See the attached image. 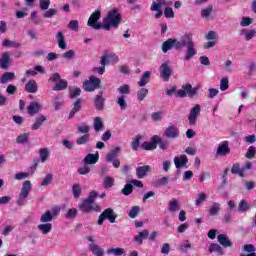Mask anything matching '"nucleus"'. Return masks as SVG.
<instances>
[{"mask_svg": "<svg viewBox=\"0 0 256 256\" xmlns=\"http://www.w3.org/2000/svg\"><path fill=\"white\" fill-rule=\"evenodd\" d=\"M99 19H101V11L96 10L91 14L90 18L88 19V27H91L96 31H99V29L111 31L112 27H118L121 23V14H119V10L112 9L109 11L107 17L103 19L102 23L99 22Z\"/></svg>", "mask_w": 256, "mask_h": 256, "instance_id": "obj_1", "label": "nucleus"}, {"mask_svg": "<svg viewBox=\"0 0 256 256\" xmlns=\"http://www.w3.org/2000/svg\"><path fill=\"white\" fill-rule=\"evenodd\" d=\"M172 44L176 51H181V49L186 47L184 61H191V59L197 55V46L195 45V42H193V34L191 33L184 34L181 41L172 39Z\"/></svg>", "mask_w": 256, "mask_h": 256, "instance_id": "obj_2", "label": "nucleus"}, {"mask_svg": "<svg viewBox=\"0 0 256 256\" xmlns=\"http://www.w3.org/2000/svg\"><path fill=\"white\" fill-rule=\"evenodd\" d=\"M33 190V185L29 180H25L22 184L19 197L17 200V205L23 206L27 203V197H29V193Z\"/></svg>", "mask_w": 256, "mask_h": 256, "instance_id": "obj_3", "label": "nucleus"}, {"mask_svg": "<svg viewBox=\"0 0 256 256\" xmlns=\"http://www.w3.org/2000/svg\"><path fill=\"white\" fill-rule=\"evenodd\" d=\"M173 5V2L166 1V0H156L152 3L150 7V11H156L155 19H161L163 17V10H161L162 7H169Z\"/></svg>", "mask_w": 256, "mask_h": 256, "instance_id": "obj_4", "label": "nucleus"}, {"mask_svg": "<svg viewBox=\"0 0 256 256\" xmlns=\"http://www.w3.org/2000/svg\"><path fill=\"white\" fill-rule=\"evenodd\" d=\"M100 85H101V79L95 76H91L88 80L84 82L83 87H84V91L91 93L95 91V89H99Z\"/></svg>", "mask_w": 256, "mask_h": 256, "instance_id": "obj_5", "label": "nucleus"}, {"mask_svg": "<svg viewBox=\"0 0 256 256\" xmlns=\"http://www.w3.org/2000/svg\"><path fill=\"white\" fill-rule=\"evenodd\" d=\"M105 219H108L110 223H115V219H117V214H115V211L111 208L104 210L98 218V225H103Z\"/></svg>", "mask_w": 256, "mask_h": 256, "instance_id": "obj_6", "label": "nucleus"}, {"mask_svg": "<svg viewBox=\"0 0 256 256\" xmlns=\"http://www.w3.org/2000/svg\"><path fill=\"white\" fill-rule=\"evenodd\" d=\"M231 153V148H229V141L225 140L219 143L216 150V157H227Z\"/></svg>", "mask_w": 256, "mask_h": 256, "instance_id": "obj_7", "label": "nucleus"}, {"mask_svg": "<svg viewBox=\"0 0 256 256\" xmlns=\"http://www.w3.org/2000/svg\"><path fill=\"white\" fill-rule=\"evenodd\" d=\"M201 115V105L196 104L190 109L188 115V121L190 125H195L197 123V118Z\"/></svg>", "mask_w": 256, "mask_h": 256, "instance_id": "obj_8", "label": "nucleus"}, {"mask_svg": "<svg viewBox=\"0 0 256 256\" xmlns=\"http://www.w3.org/2000/svg\"><path fill=\"white\" fill-rule=\"evenodd\" d=\"M80 211H83V213H91V211H100L99 206L93 205V202H91L88 199L83 200L81 205L79 206Z\"/></svg>", "mask_w": 256, "mask_h": 256, "instance_id": "obj_9", "label": "nucleus"}, {"mask_svg": "<svg viewBox=\"0 0 256 256\" xmlns=\"http://www.w3.org/2000/svg\"><path fill=\"white\" fill-rule=\"evenodd\" d=\"M163 136L166 137V139H177L179 137V128L176 126H168L164 133Z\"/></svg>", "mask_w": 256, "mask_h": 256, "instance_id": "obj_10", "label": "nucleus"}, {"mask_svg": "<svg viewBox=\"0 0 256 256\" xmlns=\"http://www.w3.org/2000/svg\"><path fill=\"white\" fill-rule=\"evenodd\" d=\"M11 67V53L3 52L0 57V69H9Z\"/></svg>", "mask_w": 256, "mask_h": 256, "instance_id": "obj_11", "label": "nucleus"}, {"mask_svg": "<svg viewBox=\"0 0 256 256\" xmlns=\"http://www.w3.org/2000/svg\"><path fill=\"white\" fill-rule=\"evenodd\" d=\"M159 71H160V77L164 81H169V78L171 77V66H169L167 62L163 63L160 66Z\"/></svg>", "mask_w": 256, "mask_h": 256, "instance_id": "obj_12", "label": "nucleus"}, {"mask_svg": "<svg viewBox=\"0 0 256 256\" xmlns=\"http://www.w3.org/2000/svg\"><path fill=\"white\" fill-rule=\"evenodd\" d=\"M187 163H189V158H187V155L185 154L174 157V165L176 169H183V167H187Z\"/></svg>", "mask_w": 256, "mask_h": 256, "instance_id": "obj_13", "label": "nucleus"}, {"mask_svg": "<svg viewBox=\"0 0 256 256\" xmlns=\"http://www.w3.org/2000/svg\"><path fill=\"white\" fill-rule=\"evenodd\" d=\"M95 109L97 111H103L105 108V98H103V91H100L94 99Z\"/></svg>", "mask_w": 256, "mask_h": 256, "instance_id": "obj_14", "label": "nucleus"}, {"mask_svg": "<svg viewBox=\"0 0 256 256\" xmlns=\"http://www.w3.org/2000/svg\"><path fill=\"white\" fill-rule=\"evenodd\" d=\"M42 109L43 104L35 101L30 102L29 106L27 107V111L31 116L37 115V113H39V111H41Z\"/></svg>", "mask_w": 256, "mask_h": 256, "instance_id": "obj_15", "label": "nucleus"}, {"mask_svg": "<svg viewBox=\"0 0 256 256\" xmlns=\"http://www.w3.org/2000/svg\"><path fill=\"white\" fill-rule=\"evenodd\" d=\"M240 35L243 37L244 40L251 41V39H254V37L256 36V30L243 28L242 30H240Z\"/></svg>", "mask_w": 256, "mask_h": 256, "instance_id": "obj_16", "label": "nucleus"}, {"mask_svg": "<svg viewBox=\"0 0 256 256\" xmlns=\"http://www.w3.org/2000/svg\"><path fill=\"white\" fill-rule=\"evenodd\" d=\"M88 249L95 256H105V250L95 243H90Z\"/></svg>", "mask_w": 256, "mask_h": 256, "instance_id": "obj_17", "label": "nucleus"}, {"mask_svg": "<svg viewBox=\"0 0 256 256\" xmlns=\"http://www.w3.org/2000/svg\"><path fill=\"white\" fill-rule=\"evenodd\" d=\"M217 239H218V243L222 245V247H233V242L229 240V237L227 236V234H220L218 235Z\"/></svg>", "mask_w": 256, "mask_h": 256, "instance_id": "obj_18", "label": "nucleus"}, {"mask_svg": "<svg viewBox=\"0 0 256 256\" xmlns=\"http://www.w3.org/2000/svg\"><path fill=\"white\" fill-rule=\"evenodd\" d=\"M56 41L58 44L59 49H67V42H65V35H63V32L58 31L56 33Z\"/></svg>", "mask_w": 256, "mask_h": 256, "instance_id": "obj_19", "label": "nucleus"}, {"mask_svg": "<svg viewBox=\"0 0 256 256\" xmlns=\"http://www.w3.org/2000/svg\"><path fill=\"white\" fill-rule=\"evenodd\" d=\"M149 171H151V166H149V165L140 166V167L136 168V175H137L138 179H143V177H145L147 175V173H149Z\"/></svg>", "mask_w": 256, "mask_h": 256, "instance_id": "obj_20", "label": "nucleus"}, {"mask_svg": "<svg viewBox=\"0 0 256 256\" xmlns=\"http://www.w3.org/2000/svg\"><path fill=\"white\" fill-rule=\"evenodd\" d=\"M83 161L85 165H95L99 161V153L88 154Z\"/></svg>", "mask_w": 256, "mask_h": 256, "instance_id": "obj_21", "label": "nucleus"}, {"mask_svg": "<svg viewBox=\"0 0 256 256\" xmlns=\"http://www.w3.org/2000/svg\"><path fill=\"white\" fill-rule=\"evenodd\" d=\"M121 153V148L116 147L110 151V153L107 154L106 156V161L108 163H111V161L117 159L118 155Z\"/></svg>", "mask_w": 256, "mask_h": 256, "instance_id": "obj_22", "label": "nucleus"}, {"mask_svg": "<svg viewBox=\"0 0 256 256\" xmlns=\"http://www.w3.org/2000/svg\"><path fill=\"white\" fill-rule=\"evenodd\" d=\"M25 91H27V93H37V82L35 80L28 81L25 85Z\"/></svg>", "mask_w": 256, "mask_h": 256, "instance_id": "obj_23", "label": "nucleus"}, {"mask_svg": "<svg viewBox=\"0 0 256 256\" xmlns=\"http://www.w3.org/2000/svg\"><path fill=\"white\" fill-rule=\"evenodd\" d=\"M242 251L244 253H248L247 255L245 254H240V256H256L255 254V245L253 244H246L242 247Z\"/></svg>", "mask_w": 256, "mask_h": 256, "instance_id": "obj_24", "label": "nucleus"}, {"mask_svg": "<svg viewBox=\"0 0 256 256\" xmlns=\"http://www.w3.org/2000/svg\"><path fill=\"white\" fill-rule=\"evenodd\" d=\"M51 229H53L52 223H42L38 225V230L41 231L43 235H48V233H51Z\"/></svg>", "mask_w": 256, "mask_h": 256, "instance_id": "obj_25", "label": "nucleus"}, {"mask_svg": "<svg viewBox=\"0 0 256 256\" xmlns=\"http://www.w3.org/2000/svg\"><path fill=\"white\" fill-rule=\"evenodd\" d=\"M148 237H149V231L143 230L134 237V241H136L138 245H143V239H147Z\"/></svg>", "mask_w": 256, "mask_h": 256, "instance_id": "obj_26", "label": "nucleus"}, {"mask_svg": "<svg viewBox=\"0 0 256 256\" xmlns=\"http://www.w3.org/2000/svg\"><path fill=\"white\" fill-rule=\"evenodd\" d=\"M168 211L170 213H176L179 211V201L176 198H172L168 203Z\"/></svg>", "mask_w": 256, "mask_h": 256, "instance_id": "obj_27", "label": "nucleus"}, {"mask_svg": "<svg viewBox=\"0 0 256 256\" xmlns=\"http://www.w3.org/2000/svg\"><path fill=\"white\" fill-rule=\"evenodd\" d=\"M209 253H217V255H223V248L217 243L210 244L208 248Z\"/></svg>", "mask_w": 256, "mask_h": 256, "instance_id": "obj_28", "label": "nucleus"}, {"mask_svg": "<svg viewBox=\"0 0 256 256\" xmlns=\"http://www.w3.org/2000/svg\"><path fill=\"white\" fill-rule=\"evenodd\" d=\"M107 255L123 256L125 255V249L123 248H108L106 250Z\"/></svg>", "mask_w": 256, "mask_h": 256, "instance_id": "obj_29", "label": "nucleus"}, {"mask_svg": "<svg viewBox=\"0 0 256 256\" xmlns=\"http://www.w3.org/2000/svg\"><path fill=\"white\" fill-rule=\"evenodd\" d=\"M150 78H151V72L145 71L142 77L140 78V81L138 82L139 87H145V85L149 83Z\"/></svg>", "mask_w": 256, "mask_h": 256, "instance_id": "obj_30", "label": "nucleus"}, {"mask_svg": "<svg viewBox=\"0 0 256 256\" xmlns=\"http://www.w3.org/2000/svg\"><path fill=\"white\" fill-rule=\"evenodd\" d=\"M93 127L96 133H99V131H101L104 127L103 125V118L101 117H95L94 118V123H93Z\"/></svg>", "mask_w": 256, "mask_h": 256, "instance_id": "obj_31", "label": "nucleus"}, {"mask_svg": "<svg viewBox=\"0 0 256 256\" xmlns=\"http://www.w3.org/2000/svg\"><path fill=\"white\" fill-rule=\"evenodd\" d=\"M47 121V118L43 115H40L36 118L35 123L32 125V130L33 131H37V129H39L41 127V125H43V122Z\"/></svg>", "mask_w": 256, "mask_h": 256, "instance_id": "obj_32", "label": "nucleus"}, {"mask_svg": "<svg viewBox=\"0 0 256 256\" xmlns=\"http://www.w3.org/2000/svg\"><path fill=\"white\" fill-rule=\"evenodd\" d=\"M11 79H15V73L13 72H5L2 77L0 78V83L2 85H5L8 81H11Z\"/></svg>", "mask_w": 256, "mask_h": 256, "instance_id": "obj_33", "label": "nucleus"}, {"mask_svg": "<svg viewBox=\"0 0 256 256\" xmlns=\"http://www.w3.org/2000/svg\"><path fill=\"white\" fill-rule=\"evenodd\" d=\"M231 173H233V175H239V177H245L243 168L237 163L232 166Z\"/></svg>", "mask_w": 256, "mask_h": 256, "instance_id": "obj_34", "label": "nucleus"}, {"mask_svg": "<svg viewBox=\"0 0 256 256\" xmlns=\"http://www.w3.org/2000/svg\"><path fill=\"white\" fill-rule=\"evenodd\" d=\"M64 89H67V82L63 79L59 80L53 87V91H63Z\"/></svg>", "mask_w": 256, "mask_h": 256, "instance_id": "obj_35", "label": "nucleus"}, {"mask_svg": "<svg viewBox=\"0 0 256 256\" xmlns=\"http://www.w3.org/2000/svg\"><path fill=\"white\" fill-rule=\"evenodd\" d=\"M51 221H53V215H51L50 211H46L40 217L41 223H51Z\"/></svg>", "mask_w": 256, "mask_h": 256, "instance_id": "obj_36", "label": "nucleus"}, {"mask_svg": "<svg viewBox=\"0 0 256 256\" xmlns=\"http://www.w3.org/2000/svg\"><path fill=\"white\" fill-rule=\"evenodd\" d=\"M219 211H221V204H219L218 202H214L212 204V207H210L209 209V214L215 216L219 214Z\"/></svg>", "mask_w": 256, "mask_h": 256, "instance_id": "obj_37", "label": "nucleus"}, {"mask_svg": "<svg viewBox=\"0 0 256 256\" xmlns=\"http://www.w3.org/2000/svg\"><path fill=\"white\" fill-rule=\"evenodd\" d=\"M115 183V178L107 176L104 178L103 187L104 189H111Z\"/></svg>", "mask_w": 256, "mask_h": 256, "instance_id": "obj_38", "label": "nucleus"}, {"mask_svg": "<svg viewBox=\"0 0 256 256\" xmlns=\"http://www.w3.org/2000/svg\"><path fill=\"white\" fill-rule=\"evenodd\" d=\"M117 105H119L121 111H125L127 109V100H125V96L121 95L116 99Z\"/></svg>", "mask_w": 256, "mask_h": 256, "instance_id": "obj_39", "label": "nucleus"}, {"mask_svg": "<svg viewBox=\"0 0 256 256\" xmlns=\"http://www.w3.org/2000/svg\"><path fill=\"white\" fill-rule=\"evenodd\" d=\"M39 154H40V159L42 163H45V161H47V159H49V149L47 148H42L39 150Z\"/></svg>", "mask_w": 256, "mask_h": 256, "instance_id": "obj_40", "label": "nucleus"}, {"mask_svg": "<svg viewBox=\"0 0 256 256\" xmlns=\"http://www.w3.org/2000/svg\"><path fill=\"white\" fill-rule=\"evenodd\" d=\"M117 92L123 96L129 95V93H131V87H129V85H127V84H124L117 88Z\"/></svg>", "mask_w": 256, "mask_h": 256, "instance_id": "obj_41", "label": "nucleus"}, {"mask_svg": "<svg viewBox=\"0 0 256 256\" xmlns=\"http://www.w3.org/2000/svg\"><path fill=\"white\" fill-rule=\"evenodd\" d=\"M141 147L144 151H153L154 149H157V144L152 142H143Z\"/></svg>", "mask_w": 256, "mask_h": 256, "instance_id": "obj_42", "label": "nucleus"}, {"mask_svg": "<svg viewBox=\"0 0 256 256\" xmlns=\"http://www.w3.org/2000/svg\"><path fill=\"white\" fill-rule=\"evenodd\" d=\"M170 49H173V39H168L162 44L163 53H167Z\"/></svg>", "mask_w": 256, "mask_h": 256, "instance_id": "obj_43", "label": "nucleus"}, {"mask_svg": "<svg viewBox=\"0 0 256 256\" xmlns=\"http://www.w3.org/2000/svg\"><path fill=\"white\" fill-rule=\"evenodd\" d=\"M148 94H149V90L147 88H141L140 90H138L137 92L138 101H143V99H145V97H147Z\"/></svg>", "mask_w": 256, "mask_h": 256, "instance_id": "obj_44", "label": "nucleus"}, {"mask_svg": "<svg viewBox=\"0 0 256 256\" xmlns=\"http://www.w3.org/2000/svg\"><path fill=\"white\" fill-rule=\"evenodd\" d=\"M205 201H207V194L205 193L198 194L195 200L196 207H199V205H201L202 203H205Z\"/></svg>", "mask_w": 256, "mask_h": 256, "instance_id": "obj_45", "label": "nucleus"}, {"mask_svg": "<svg viewBox=\"0 0 256 256\" xmlns=\"http://www.w3.org/2000/svg\"><path fill=\"white\" fill-rule=\"evenodd\" d=\"M213 13V6H207L206 8L202 9L201 11V17L203 19H208V17Z\"/></svg>", "mask_w": 256, "mask_h": 256, "instance_id": "obj_46", "label": "nucleus"}, {"mask_svg": "<svg viewBox=\"0 0 256 256\" xmlns=\"http://www.w3.org/2000/svg\"><path fill=\"white\" fill-rule=\"evenodd\" d=\"M90 137L91 136L89 134H84L83 136L77 138L76 139L77 145H85V143H89Z\"/></svg>", "mask_w": 256, "mask_h": 256, "instance_id": "obj_47", "label": "nucleus"}, {"mask_svg": "<svg viewBox=\"0 0 256 256\" xmlns=\"http://www.w3.org/2000/svg\"><path fill=\"white\" fill-rule=\"evenodd\" d=\"M2 45L3 47H15V48L21 47V44L19 42H13L9 39L3 40Z\"/></svg>", "mask_w": 256, "mask_h": 256, "instance_id": "obj_48", "label": "nucleus"}, {"mask_svg": "<svg viewBox=\"0 0 256 256\" xmlns=\"http://www.w3.org/2000/svg\"><path fill=\"white\" fill-rule=\"evenodd\" d=\"M57 15V9L50 8L46 12H44L43 17L44 19H51L52 17H55Z\"/></svg>", "mask_w": 256, "mask_h": 256, "instance_id": "obj_49", "label": "nucleus"}, {"mask_svg": "<svg viewBox=\"0 0 256 256\" xmlns=\"http://www.w3.org/2000/svg\"><path fill=\"white\" fill-rule=\"evenodd\" d=\"M72 193L75 199H79L81 197V186L79 184H74L72 187Z\"/></svg>", "mask_w": 256, "mask_h": 256, "instance_id": "obj_50", "label": "nucleus"}, {"mask_svg": "<svg viewBox=\"0 0 256 256\" xmlns=\"http://www.w3.org/2000/svg\"><path fill=\"white\" fill-rule=\"evenodd\" d=\"M229 89V78L224 77L220 80V91H227Z\"/></svg>", "mask_w": 256, "mask_h": 256, "instance_id": "obj_51", "label": "nucleus"}, {"mask_svg": "<svg viewBox=\"0 0 256 256\" xmlns=\"http://www.w3.org/2000/svg\"><path fill=\"white\" fill-rule=\"evenodd\" d=\"M51 5V0H39V7L41 11H47Z\"/></svg>", "mask_w": 256, "mask_h": 256, "instance_id": "obj_52", "label": "nucleus"}, {"mask_svg": "<svg viewBox=\"0 0 256 256\" xmlns=\"http://www.w3.org/2000/svg\"><path fill=\"white\" fill-rule=\"evenodd\" d=\"M68 29H70V31H79V21L78 20H71L68 23Z\"/></svg>", "mask_w": 256, "mask_h": 256, "instance_id": "obj_53", "label": "nucleus"}, {"mask_svg": "<svg viewBox=\"0 0 256 256\" xmlns=\"http://www.w3.org/2000/svg\"><path fill=\"white\" fill-rule=\"evenodd\" d=\"M77 209L76 208H71L68 210V212L65 215L66 219H75V217H77Z\"/></svg>", "mask_w": 256, "mask_h": 256, "instance_id": "obj_54", "label": "nucleus"}, {"mask_svg": "<svg viewBox=\"0 0 256 256\" xmlns=\"http://www.w3.org/2000/svg\"><path fill=\"white\" fill-rule=\"evenodd\" d=\"M31 174L29 172H20L15 174L14 179L16 181H22L23 179H27Z\"/></svg>", "mask_w": 256, "mask_h": 256, "instance_id": "obj_55", "label": "nucleus"}, {"mask_svg": "<svg viewBox=\"0 0 256 256\" xmlns=\"http://www.w3.org/2000/svg\"><path fill=\"white\" fill-rule=\"evenodd\" d=\"M253 23L252 18L250 17H242L241 21H240V26L241 27H249V25H251Z\"/></svg>", "mask_w": 256, "mask_h": 256, "instance_id": "obj_56", "label": "nucleus"}, {"mask_svg": "<svg viewBox=\"0 0 256 256\" xmlns=\"http://www.w3.org/2000/svg\"><path fill=\"white\" fill-rule=\"evenodd\" d=\"M239 213H245V211H249V205L245 201H241L238 206Z\"/></svg>", "mask_w": 256, "mask_h": 256, "instance_id": "obj_57", "label": "nucleus"}, {"mask_svg": "<svg viewBox=\"0 0 256 256\" xmlns=\"http://www.w3.org/2000/svg\"><path fill=\"white\" fill-rule=\"evenodd\" d=\"M139 206H134L131 208L130 212L128 213V216L131 219H135V217H137V215H139Z\"/></svg>", "mask_w": 256, "mask_h": 256, "instance_id": "obj_58", "label": "nucleus"}, {"mask_svg": "<svg viewBox=\"0 0 256 256\" xmlns=\"http://www.w3.org/2000/svg\"><path fill=\"white\" fill-rule=\"evenodd\" d=\"M28 140H29V133L20 134L16 139L17 143H27Z\"/></svg>", "mask_w": 256, "mask_h": 256, "instance_id": "obj_59", "label": "nucleus"}, {"mask_svg": "<svg viewBox=\"0 0 256 256\" xmlns=\"http://www.w3.org/2000/svg\"><path fill=\"white\" fill-rule=\"evenodd\" d=\"M81 95L80 88H70V98L75 99V97H79Z\"/></svg>", "mask_w": 256, "mask_h": 256, "instance_id": "obj_60", "label": "nucleus"}, {"mask_svg": "<svg viewBox=\"0 0 256 256\" xmlns=\"http://www.w3.org/2000/svg\"><path fill=\"white\" fill-rule=\"evenodd\" d=\"M255 154H256L255 146H250L246 153V157H247V159H253L255 157Z\"/></svg>", "mask_w": 256, "mask_h": 256, "instance_id": "obj_61", "label": "nucleus"}, {"mask_svg": "<svg viewBox=\"0 0 256 256\" xmlns=\"http://www.w3.org/2000/svg\"><path fill=\"white\" fill-rule=\"evenodd\" d=\"M63 59H74L75 58V50H68L62 54Z\"/></svg>", "mask_w": 256, "mask_h": 256, "instance_id": "obj_62", "label": "nucleus"}, {"mask_svg": "<svg viewBox=\"0 0 256 256\" xmlns=\"http://www.w3.org/2000/svg\"><path fill=\"white\" fill-rule=\"evenodd\" d=\"M256 73V63L255 62H250L248 65V75H255Z\"/></svg>", "mask_w": 256, "mask_h": 256, "instance_id": "obj_63", "label": "nucleus"}, {"mask_svg": "<svg viewBox=\"0 0 256 256\" xmlns=\"http://www.w3.org/2000/svg\"><path fill=\"white\" fill-rule=\"evenodd\" d=\"M151 117L154 121H161L163 119V112L162 111L154 112L152 113Z\"/></svg>", "mask_w": 256, "mask_h": 256, "instance_id": "obj_64", "label": "nucleus"}]
</instances>
